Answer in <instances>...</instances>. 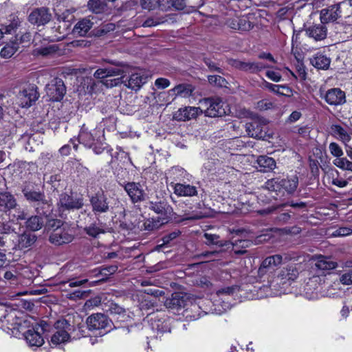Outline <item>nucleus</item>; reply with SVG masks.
Here are the masks:
<instances>
[{"mask_svg":"<svg viewBox=\"0 0 352 352\" xmlns=\"http://www.w3.org/2000/svg\"><path fill=\"white\" fill-rule=\"evenodd\" d=\"M331 154L336 158H340L343 155L342 148L336 142H331L329 146Z\"/></svg>","mask_w":352,"mask_h":352,"instance_id":"obj_53","label":"nucleus"},{"mask_svg":"<svg viewBox=\"0 0 352 352\" xmlns=\"http://www.w3.org/2000/svg\"><path fill=\"white\" fill-rule=\"evenodd\" d=\"M181 231L179 230H175L166 234H165L162 240L163 241L162 245H168L174 239L177 238L181 234Z\"/></svg>","mask_w":352,"mask_h":352,"instance_id":"obj_51","label":"nucleus"},{"mask_svg":"<svg viewBox=\"0 0 352 352\" xmlns=\"http://www.w3.org/2000/svg\"><path fill=\"white\" fill-rule=\"evenodd\" d=\"M85 232L90 236L96 238L100 234L104 233L103 229L99 228L96 224H91L85 228Z\"/></svg>","mask_w":352,"mask_h":352,"instance_id":"obj_47","label":"nucleus"},{"mask_svg":"<svg viewBox=\"0 0 352 352\" xmlns=\"http://www.w3.org/2000/svg\"><path fill=\"white\" fill-rule=\"evenodd\" d=\"M347 302L345 301L340 311V320H346L349 315L350 311L352 310V306L347 305Z\"/></svg>","mask_w":352,"mask_h":352,"instance_id":"obj_62","label":"nucleus"},{"mask_svg":"<svg viewBox=\"0 0 352 352\" xmlns=\"http://www.w3.org/2000/svg\"><path fill=\"white\" fill-rule=\"evenodd\" d=\"M148 208L160 215V219L168 222L173 212L172 207L168 204L166 199L157 197L155 200L148 202Z\"/></svg>","mask_w":352,"mask_h":352,"instance_id":"obj_10","label":"nucleus"},{"mask_svg":"<svg viewBox=\"0 0 352 352\" xmlns=\"http://www.w3.org/2000/svg\"><path fill=\"white\" fill-rule=\"evenodd\" d=\"M306 34L313 38L315 41H322L327 37V28L324 24H318L309 27L306 29Z\"/></svg>","mask_w":352,"mask_h":352,"instance_id":"obj_27","label":"nucleus"},{"mask_svg":"<svg viewBox=\"0 0 352 352\" xmlns=\"http://www.w3.org/2000/svg\"><path fill=\"white\" fill-rule=\"evenodd\" d=\"M200 103L206 107L204 113L206 116L212 118L218 116L220 109V99L219 98H206L201 100Z\"/></svg>","mask_w":352,"mask_h":352,"instance_id":"obj_22","label":"nucleus"},{"mask_svg":"<svg viewBox=\"0 0 352 352\" xmlns=\"http://www.w3.org/2000/svg\"><path fill=\"white\" fill-rule=\"evenodd\" d=\"M263 85L265 88L268 89L269 90L276 94H283L280 91V89H286L287 91H290L289 88L285 85H274L267 81H264Z\"/></svg>","mask_w":352,"mask_h":352,"instance_id":"obj_49","label":"nucleus"},{"mask_svg":"<svg viewBox=\"0 0 352 352\" xmlns=\"http://www.w3.org/2000/svg\"><path fill=\"white\" fill-rule=\"evenodd\" d=\"M333 164L339 168L352 172V162L345 157L336 158Z\"/></svg>","mask_w":352,"mask_h":352,"instance_id":"obj_45","label":"nucleus"},{"mask_svg":"<svg viewBox=\"0 0 352 352\" xmlns=\"http://www.w3.org/2000/svg\"><path fill=\"white\" fill-rule=\"evenodd\" d=\"M19 50V43L18 42V36H15L14 41L7 43L0 52V55L4 58H10L16 52Z\"/></svg>","mask_w":352,"mask_h":352,"instance_id":"obj_32","label":"nucleus"},{"mask_svg":"<svg viewBox=\"0 0 352 352\" xmlns=\"http://www.w3.org/2000/svg\"><path fill=\"white\" fill-rule=\"evenodd\" d=\"M257 164L261 168V171L269 172L274 170L276 167L275 160L267 155H261L256 160Z\"/></svg>","mask_w":352,"mask_h":352,"instance_id":"obj_35","label":"nucleus"},{"mask_svg":"<svg viewBox=\"0 0 352 352\" xmlns=\"http://www.w3.org/2000/svg\"><path fill=\"white\" fill-rule=\"evenodd\" d=\"M170 91L174 92L176 96L188 97L192 95L193 89L189 84H179L170 89Z\"/></svg>","mask_w":352,"mask_h":352,"instance_id":"obj_43","label":"nucleus"},{"mask_svg":"<svg viewBox=\"0 0 352 352\" xmlns=\"http://www.w3.org/2000/svg\"><path fill=\"white\" fill-rule=\"evenodd\" d=\"M170 80L167 78H159L155 80V85L158 89H165L168 87L170 85Z\"/></svg>","mask_w":352,"mask_h":352,"instance_id":"obj_64","label":"nucleus"},{"mask_svg":"<svg viewBox=\"0 0 352 352\" xmlns=\"http://www.w3.org/2000/svg\"><path fill=\"white\" fill-rule=\"evenodd\" d=\"M342 284L349 285L352 284V270H345L340 277Z\"/></svg>","mask_w":352,"mask_h":352,"instance_id":"obj_55","label":"nucleus"},{"mask_svg":"<svg viewBox=\"0 0 352 352\" xmlns=\"http://www.w3.org/2000/svg\"><path fill=\"white\" fill-rule=\"evenodd\" d=\"M87 6L92 12L100 13L103 12L107 7L106 0H89Z\"/></svg>","mask_w":352,"mask_h":352,"instance_id":"obj_44","label":"nucleus"},{"mask_svg":"<svg viewBox=\"0 0 352 352\" xmlns=\"http://www.w3.org/2000/svg\"><path fill=\"white\" fill-rule=\"evenodd\" d=\"M37 240V236L32 232L25 231L18 235L16 250H23L32 247Z\"/></svg>","mask_w":352,"mask_h":352,"instance_id":"obj_26","label":"nucleus"},{"mask_svg":"<svg viewBox=\"0 0 352 352\" xmlns=\"http://www.w3.org/2000/svg\"><path fill=\"white\" fill-rule=\"evenodd\" d=\"M14 234H0V250L10 252L16 250Z\"/></svg>","mask_w":352,"mask_h":352,"instance_id":"obj_34","label":"nucleus"},{"mask_svg":"<svg viewBox=\"0 0 352 352\" xmlns=\"http://www.w3.org/2000/svg\"><path fill=\"white\" fill-rule=\"evenodd\" d=\"M301 276L305 278L303 285V295L309 300H318L327 296L322 285L325 282V276L314 273L309 270L300 272Z\"/></svg>","mask_w":352,"mask_h":352,"instance_id":"obj_3","label":"nucleus"},{"mask_svg":"<svg viewBox=\"0 0 352 352\" xmlns=\"http://www.w3.org/2000/svg\"><path fill=\"white\" fill-rule=\"evenodd\" d=\"M174 192L179 196H194L197 194L196 188L189 184H177Z\"/></svg>","mask_w":352,"mask_h":352,"instance_id":"obj_38","label":"nucleus"},{"mask_svg":"<svg viewBox=\"0 0 352 352\" xmlns=\"http://www.w3.org/2000/svg\"><path fill=\"white\" fill-rule=\"evenodd\" d=\"M25 227L32 232H36L42 228L44 225L43 217L40 215H32L28 218L26 217Z\"/></svg>","mask_w":352,"mask_h":352,"instance_id":"obj_33","label":"nucleus"},{"mask_svg":"<svg viewBox=\"0 0 352 352\" xmlns=\"http://www.w3.org/2000/svg\"><path fill=\"white\" fill-rule=\"evenodd\" d=\"M3 278L9 281L10 285H16L18 283L17 273L16 271H7L4 273Z\"/></svg>","mask_w":352,"mask_h":352,"instance_id":"obj_57","label":"nucleus"},{"mask_svg":"<svg viewBox=\"0 0 352 352\" xmlns=\"http://www.w3.org/2000/svg\"><path fill=\"white\" fill-rule=\"evenodd\" d=\"M25 339L30 346H41L44 342V340L41 334L34 329H28L24 333Z\"/></svg>","mask_w":352,"mask_h":352,"instance_id":"obj_29","label":"nucleus"},{"mask_svg":"<svg viewBox=\"0 0 352 352\" xmlns=\"http://www.w3.org/2000/svg\"><path fill=\"white\" fill-rule=\"evenodd\" d=\"M45 91L49 100L59 102L66 94V87L61 78H55L46 85Z\"/></svg>","mask_w":352,"mask_h":352,"instance_id":"obj_7","label":"nucleus"},{"mask_svg":"<svg viewBox=\"0 0 352 352\" xmlns=\"http://www.w3.org/2000/svg\"><path fill=\"white\" fill-rule=\"evenodd\" d=\"M87 296L86 291H81L80 289L75 290L73 292L67 294V298L72 300H76L78 299H82Z\"/></svg>","mask_w":352,"mask_h":352,"instance_id":"obj_56","label":"nucleus"},{"mask_svg":"<svg viewBox=\"0 0 352 352\" xmlns=\"http://www.w3.org/2000/svg\"><path fill=\"white\" fill-rule=\"evenodd\" d=\"M17 97L22 107H30L39 97L37 86L34 84L26 85L19 92Z\"/></svg>","mask_w":352,"mask_h":352,"instance_id":"obj_12","label":"nucleus"},{"mask_svg":"<svg viewBox=\"0 0 352 352\" xmlns=\"http://www.w3.org/2000/svg\"><path fill=\"white\" fill-rule=\"evenodd\" d=\"M74 239V230L69 225L62 229L53 230L49 236V241L54 245H62L71 243Z\"/></svg>","mask_w":352,"mask_h":352,"instance_id":"obj_8","label":"nucleus"},{"mask_svg":"<svg viewBox=\"0 0 352 352\" xmlns=\"http://www.w3.org/2000/svg\"><path fill=\"white\" fill-rule=\"evenodd\" d=\"M203 112L200 107H185L179 109L173 114V118L177 121H187L196 118Z\"/></svg>","mask_w":352,"mask_h":352,"instance_id":"obj_19","label":"nucleus"},{"mask_svg":"<svg viewBox=\"0 0 352 352\" xmlns=\"http://www.w3.org/2000/svg\"><path fill=\"white\" fill-rule=\"evenodd\" d=\"M341 16L340 3L331 5L322 9L320 14V21L322 24L333 22Z\"/></svg>","mask_w":352,"mask_h":352,"instance_id":"obj_18","label":"nucleus"},{"mask_svg":"<svg viewBox=\"0 0 352 352\" xmlns=\"http://www.w3.org/2000/svg\"><path fill=\"white\" fill-rule=\"evenodd\" d=\"M352 234V228L349 227H340L333 231L331 236L333 237H343Z\"/></svg>","mask_w":352,"mask_h":352,"instance_id":"obj_50","label":"nucleus"},{"mask_svg":"<svg viewBox=\"0 0 352 352\" xmlns=\"http://www.w3.org/2000/svg\"><path fill=\"white\" fill-rule=\"evenodd\" d=\"M165 21L166 19L164 17H150L144 21L142 26L145 28H151L163 23Z\"/></svg>","mask_w":352,"mask_h":352,"instance_id":"obj_48","label":"nucleus"},{"mask_svg":"<svg viewBox=\"0 0 352 352\" xmlns=\"http://www.w3.org/2000/svg\"><path fill=\"white\" fill-rule=\"evenodd\" d=\"M41 199V201L35 203L33 207L38 215L47 217L52 211V204L50 201L46 199L45 195Z\"/></svg>","mask_w":352,"mask_h":352,"instance_id":"obj_28","label":"nucleus"},{"mask_svg":"<svg viewBox=\"0 0 352 352\" xmlns=\"http://www.w3.org/2000/svg\"><path fill=\"white\" fill-rule=\"evenodd\" d=\"M219 255V252L217 250L214 251H206L199 255V257L206 259V261L208 262L215 259Z\"/></svg>","mask_w":352,"mask_h":352,"instance_id":"obj_58","label":"nucleus"},{"mask_svg":"<svg viewBox=\"0 0 352 352\" xmlns=\"http://www.w3.org/2000/svg\"><path fill=\"white\" fill-rule=\"evenodd\" d=\"M100 131L96 129H89L88 126L83 124L80 129L78 140L80 144L85 146L91 148L97 142L99 141Z\"/></svg>","mask_w":352,"mask_h":352,"instance_id":"obj_15","label":"nucleus"},{"mask_svg":"<svg viewBox=\"0 0 352 352\" xmlns=\"http://www.w3.org/2000/svg\"><path fill=\"white\" fill-rule=\"evenodd\" d=\"M311 65L319 69H327L331 63V59L326 55L318 53L311 58Z\"/></svg>","mask_w":352,"mask_h":352,"instance_id":"obj_31","label":"nucleus"},{"mask_svg":"<svg viewBox=\"0 0 352 352\" xmlns=\"http://www.w3.org/2000/svg\"><path fill=\"white\" fill-rule=\"evenodd\" d=\"M166 222L160 218H151L144 221L142 224V229L146 231H154L159 229L161 226Z\"/></svg>","mask_w":352,"mask_h":352,"instance_id":"obj_40","label":"nucleus"},{"mask_svg":"<svg viewBox=\"0 0 352 352\" xmlns=\"http://www.w3.org/2000/svg\"><path fill=\"white\" fill-rule=\"evenodd\" d=\"M288 260L286 255L274 254L266 257L257 270L256 281L262 283L256 287L261 297L276 295L283 288L289 286L300 274V267L289 265L277 269L284 261Z\"/></svg>","mask_w":352,"mask_h":352,"instance_id":"obj_1","label":"nucleus"},{"mask_svg":"<svg viewBox=\"0 0 352 352\" xmlns=\"http://www.w3.org/2000/svg\"><path fill=\"white\" fill-rule=\"evenodd\" d=\"M22 192L25 199L32 206L45 195L43 191L37 190L31 183H27L23 186Z\"/></svg>","mask_w":352,"mask_h":352,"instance_id":"obj_21","label":"nucleus"},{"mask_svg":"<svg viewBox=\"0 0 352 352\" xmlns=\"http://www.w3.org/2000/svg\"><path fill=\"white\" fill-rule=\"evenodd\" d=\"M90 204L95 214L105 213L110 210L109 201L102 190L97 192L90 198Z\"/></svg>","mask_w":352,"mask_h":352,"instance_id":"obj_16","label":"nucleus"},{"mask_svg":"<svg viewBox=\"0 0 352 352\" xmlns=\"http://www.w3.org/2000/svg\"><path fill=\"white\" fill-rule=\"evenodd\" d=\"M239 291V287L237 285H232L231 287H227L221 288V295L229 296L233 295Z\"/></svg>","mask_w":352,"mask_h":352,"instance_id":"obj_63","label":"nucleus"},{"mask_svg":"<svg viewBox=\"0 0 352 352\" xmlns=\"http://www.w3.org/2000/svg\"><path fill=\"white\" fill-rule=\"evenodd\" d=\"M330 105H340L345 102V94L338 88L328 90L322 97Z\"/></svg>","mask_w":352,"mask_h":352,"instance_id":"obj_23","label":"nucleus"},{"mask_svg":"<svg viewBox=\"0 0 352 352\" xmlns=\"http://www.w3.org/2000/svg\"><path fill=\"white\" fill-rule=\"evenodd\" d=\"M187 297L186 294L180 292L173 293L170 298L164 302L165 306L173 310H178L186 306Z\"/></svg>","mask_w":352,"mask_h":352,"instance_id":"obj_24","label":"nucleus"},{"mask_svg":"<svg viewBox=\"0 0 352 352\" xmlns=\"http://www.w3.org/2000/svg\"><path fill=\"white\" fill-rule=\"evenodd\" d=\"M230 64L241 70L250 72V62H243L239 60H232Z\"/></svg>","mask_w":352,"mask_h":352,"instance_id":"obj_52","label":"nucleus"},{"mask_svg":"<svg viewBox=\"0 0 352 352\" xmlns=\"http://www.w3.org/2000/svg\"><path fill=\"white\" fill-rule=\"evenodd\" d=\"M240 239H234L232 241H226L221 243V253L228 252L230 254H243L246 252V248L252 243V239L257 238L258 241H261L262 236H256V234L250 230H237L235 231Z\"/></svg>","mask_w":352,"mask_h":352,"instance_id":"obj_5","label":"nucleus"},{"mask_svg":"<svg viewBox=\"0 0 352 352\" xmlns=\"http://www.w3.org/2000/svg\"><path fill=\"white\" fill-rule=\"evenodd\" d=\"M10 23L8 25L2 27L0 29V39L3 38L4 34H11L12 31H14L21 23L18 16L11 15L10 16Z\"/></svg>","mask_w":352,"mask_h":352,"instance_id":"obj_42","label":"nucleus"},{"mask_svg":"<svg viewBox=\"0 0 352 352\" xmlns=\"http://www.w3.org/2000/svg\"><path fill=\"white\" fill-rule=\"evenodd\" d=\"M266 124L265 119L256 118L252 122L245 124V129L249 136L261 138L262 137L263 125Z\"/></svg>","mask_w":352,"mask_h":352,"instance_id":"obj_25","label":"nucleus"},{"mask_svg":"<svg viewBox=\"0 0 352 352\" xmlns=\"http://www.w3.org/2000/svg\"><path fill=\"white\" fill-rule=\"evenodd\" d=\"M0 214H6L9 221L17 222L25 220L27 216L14 196L7 191H0Z\"/></svg>","mask_w":352,"mask_h":352,"instance_id":"obj_4","label":"nucleus"},{"mask_svg":"<svg viewBox=\"0 0 352 352\" xmlns=\"http://www.w3.org/2000/svg\"><path fill=\"white\" fill-rule=\"evenodd\" d=\"M160 0H140V4L144 9L154 10L159 6Z\"/></svg>","mask_w":352,"mask_h":352,"instance_id":"obj_54","label":"nucleus"},{"mask_svg":"<svg viewBox=\"0 0 352 352\" xmlns=\"http://www.w3.org/2000/svg\"><path fill=\"white\" fill-rule=\"evenodd\" d=\"M337 267V263L332 261L330 258L320 256L318 257L314 266L309 270L314 273L324 275V272L335 269Z\"/></svg>","mask_w":352,"mask_h":352,"instance_id":"obj_20","label":"nucleus"},{"mask_svg":"<svg viewBox=\"0 0 352 352\" xmlns=\"http://www.w3.org/2000/svg\"><path fill=\"white\" fill-rule=\"evenodd\" d=\"M57 47L55 45L39 49L38 53L43 56H48L56 52Z\"/></svg>","mask_w":352,"mask_h":352,"instance_id":"obj_61","label":"nucleus"},{"mask_svg":"<svg viewBox=\"0 0 352 352\" xmlns=\"http://www.w3.org/2000/svg\"><path fill=\"white\" fill-rule=\"evenodd\" d=\"M57 206L60 212L67 210H79L83 206V200L82 198L74 197L66 192H63L59 196Z\"/></svg>","mask_w":352,"mask_h":352,"instance_id":"obj_11","label":"nucleus"},{"mask_svg":"<svg viewBox=\"0 0 352 352\" xmlns=\"http://www.w3.org/2000/svg\"><path fill=\"white\" fill-rule=\"evenodd\" d=\"M13 230L9 221H0V234H10Z\"/></svg>","mask_w":352,"mask_h":352,"instance_id":"obj_59","label":"nucleus"},{"mask_svg":"<svg viewBox=\"0 0 352 352\" xmlns=\"http://www.w3.org/2000/svg\"><path fill=\"white\" fill-rule=\"evenodd\" d=\"M151 325L152 329L157 333L170 332V323L164 319L151 318Z\"/></svg>","mask_w":352,"mask_h":352,"instance_id":"obj_37","label":"nucleus"},{"mask_svg":"<svg viewBox=\"0 0 352 352\" xmlns=\"http://www.w3.org/2000/svg\"><path fill=\"white\" fill-rule=\"evenodd\" d=\"M52 19V14L48 8L45 7L33 10L28 16L29 21L38 26L44 25Z\"/></svg>","mask_w":352,"mask_h":352,"instance_id":"obj_17","label":"nucleus"},{"mask_svg":"<svg viewBox=\"0 0 352 352\" xmlns=\"http://www.w3.org/2000/svg\"><path fill=\"white\" fill-rule=\"evenodd\" d=\"M298 178L296 175L285 179L274 178L265 183V188L269 190L271 197L277 199L285 195L292 194L297 188Z\"/></svg>","mask_w":352,"mask_h":352,"instance_id":"obj_6","label":"nucleus"},{"mask_svg":"<svg viewBox=\"0 0 352 352\" xmlns=\"http://www.w3.org/2000/svg\"><path fill=\"white\" fill-rule=\"evenodd\" d=\"M88 329L98 331L109 328L111 329L113 322L107 316L104 314L97 313L89 316L86 320Z\"/></svg>","mask_w":352,"mask_h":352,"instance_id":"obj_13","label":"nucleus"},{"mask_svg":"<svg viewBox=\"0 0 352 352\" xmlns=\"http://www.w3.org/2000/svg\"><path fill=\"white\" fill-rule=\"evenodd\" d=\"M65 225H68L67 223H63L60 219H52L47 221L46 223V228L49 231L57 230L58 229H62L64 228Z\"/></svg>","mask_w":352,"mask_h":352,"instance_id":"obj_46","label":"nucleus"},{"mask_svg":"<svg viewBox=\"0 0 352 352\" xmlns=\"http://www.w3.org/2000/svg\"><path fill=\"white\" fill-rule=\"evenodd\" d=\"M56 331L51 337V342L54 344H59L67 342L69 338V331L73 327L65 319L58 320L54 325Z\"/></svg>","mask_w":352,"mask_h":352,"instance_id":"obj_9","label":"nucleus"},{"mask_svg":"<svg viewBox=\"0 0 352 352\" xmlns=\"http://www.w3.org/2000/svg\"><path fill=\"white\" fill-rule=\"evenodd\" d=\"M331 133L335 138L343 142L345 146H347L351 140L350 134L339 124H332L331 126Z\"/></svg>","mask_w":352,"mask_h":352,"instance_id":"obj_30","label":"nucleus"},{"mask_svg":"<svg viewBox=\"0 0 352 352\" xmlns=\"http://www.w3.org/2000/svg\"><path fill=\"white\" fill-rule=\"evenodd\" d=\"M226 23L228 27L233 30L242 31L248 30L251 27L250 23L243 18H233L227 21Z\"/></svg>","mask_w":352,"mask_h":352,"instance_id":"obj_36","label":"nucleus"},{"mask_svg":"<svg viewBox=\"0 0 352 352\" xmlns=\"http://www.w3.org/2000/svg\"><path fill=\"white\" fill-rule=\"evenodd\" d=\"M116 67L99 68L94 74L96 78L100 79L107 87H113L121 84L135 91L147 82L148 76L142 71L133 73L129 79L124 80L126 74L130 72V67L121 62H112Z\"/></svg>","mask_w":352,"mask_h":352,"instance_id":"obj_2","label":"nucleus"},{"mask_svg":"<svg viewBox=\"0 0 352 352\" xmlns=\"http://www.w3.org/2000/svg\"><path fill=\"white\" fill-rule=\"evenodd\" d=\"M116 28V25L112 23H102L96 28L94 29L92 34L95 36H103L107 35L111 32H113Z\"/></svg>","mask_w":352,"mask_h":352,"instance_id":"obj_41","label":"nucleus"},{"mask_svg":"<svg viewBox=\"0 0 352 352\" xmlns=\"http://www.w3.org/2000/svg\"><path fill=\"white\" fill-rule=\"evenodd\" d=\"M267 67H270V66L261 62H250L251 72H257Z\"/></svg>","mask_w":352,"mask_h":352,"instance_id":"obj_60","label":"nucleus"},{"mask_svg":"<svg viewBox=\"0 0 352 352\" xmlns=\"http://www.w3.org/2000/svg\"><path fill=\"white\" fill-rule=\"evenodd\" d=\"M93 23L89 19H83L79 21L74 28V32L80 36H85L92 28Z\"/></svg>","mask_w":352,"mask_h":352,"instance_id":"obj_39","label":"nucleus"},{"mask_svg":"<svg viewBox=\"0 0 352 352\" xmlns=\"http://www.w3.org/2000/svg\"><path fill=\"white\" fill-rule=\"evenodd\" d=\"M130 197L133 204L140 203L145 200L146 194L142 185L139 182H131L120 184Z\"/></svg>","mask_w":352,"mask_h":352,"instance_id":"obj_14","label":"nucleus"}]
</instances>
